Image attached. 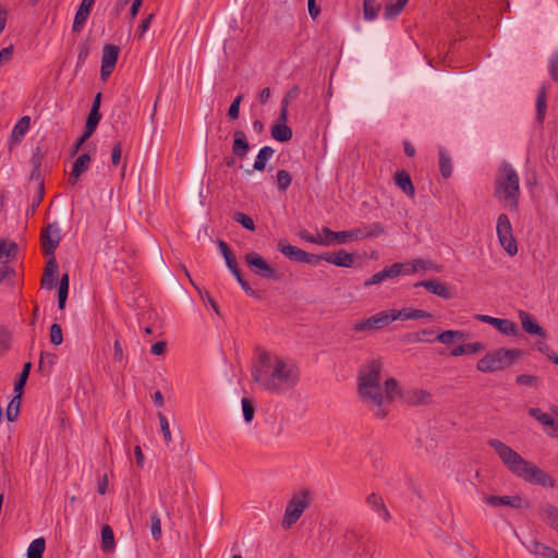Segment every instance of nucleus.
I'll return each mask as SVG.
<instances>
[{"instance_id": "nucleus-1", "label": "nucleus", "mask_w": 558, "mask_h": 558, "mask_svg": "<svg viewBox=\"0 0 558 558\" xmlns=\"http://www.w3.org/2000/svg\"><path fill=\"white\" fill-rule=\"evenodd\" d=\"M384 362L381 357H372L365 361L357 373V393L377 418H385L398 392V381L393 377L387 378L380 385Z\"/></svg>"}, {"instance_id": "nucleus-2", "label": "nucleus", "mask_w": 558, "mask_h": 558, "mask_svg": "<svg viewBox=\"0 0 558 558\" xmlns=\"http://www.w3.org/2000/svg\"><path fill=\"white\" fill-rule=\"evenodd\" d=\"M252 377L266 391L282 395L298 385L300 369L294 362L265 352L254 366Z\"/></svg>"}, {"instance_id": "nucleus-3", "label": "nucleus", "mask_w": 558, "mask_h": 558, "mask_svg": "<svg viewBox=\"0 0 558 558\" xmlns=\"http://www.w3.org/2000/svg\"><path fill=\"white\" fill-rule=\"evenodd\" d=\"M487 444L495 450L506 469L514 476L543 487L553 488L555 486V480L548 473L522 458L501 440L490 438L487 440Z\"/></svg>"}, {"instance_id": "nucleus-4", "label": "nucleus", "mask_w": 558, "mask_h": 558, "mask_svg": "<svg viewBox=\"0 0 558 558\" xmlns=\"http://www.w3.org/2000/svg\"><path fill=\"white\" fill-rule=\"evenodd\" d=\"M495 197L506 203L511 210H518L520 198V179L513 167L504 161L495 178Z\"/></svg>"}, {"instance_id": "nucleus-5", "label": "nucleus", "mask_w": 558, "mask_h": 558, "mask_svg": "<svg viewBox=\"0 0 558 558\" xmlns=\"http://www.w3.org/2000/svg\"><path fill=\"white\" fill-rule=\"evenodd\" d=\"M523 355L520 349H497L486 353L476 364L477 371L482 373H494L510 367L515 359Z\"/></svg>"}, {"instance_id": "nucleus-6", "label": "nucleus", "mask_w": 558, "mask_h": 558, "mask_svg": "<svg viewBox=\"0 0 558 558\" xmlns=\"http://www.w3.org/2000/svg\"><path fill=\"white\" fill-rule=\"evenodd\" d=\"M310 504L311 492L308 489H302L294 494L286 507L281 522L282 527L288 530L295 524L303 512L308 508Z\"/></svg>"}, {"instance_id": "nucleus-7", "label": "nucleus", "mask_w": 558, "mask_h": 558, "mask_svg": "<svg viewBox=\"0 0 558 558\" xmlns=\"http://www.w3.org/2000/svg\"><path fill=\"white\" fill-rule=\"evenodd\" d=\"M497 235L501 247L513 256L518 253V244L513 236L510 219L506 214H500L497 219Z\"/></svg>"}, {"instance_id": "nucleus-8", "label": "nucleus", "mask_w": 558, "mask_h": 558, "mask_svg": "<svg viewBox=\"0 0 558 558\" xmlns=\"http://www.w3.org/2000/svg\"><path fill=\"white\" fill-rule=\"evenodd\" d=\"M392 322L391 311L388 310L379 312L367 319L354 322L351 329L355 333H369L383 329Z\"/></svg>"}, {"instance_id": "nucleus-9", "label": "nucleus", "mask_w": 558, "mask_h": 558, "mask_svg": "<svg viewBox=\"0 0 558 558\" xmlns=\"http://www.w3.org/2000/svg\"><path fill=\"white\" fill-rule=\"evenodd\" d=\"M61 241V228L58 221L48 222L41 230L40 242L43 252L47 256L54 255Z\"/></svg>"}, {"instance_id": "nucleus-10", "label": "nucleus", "mask_w": 558, "mask_h": 558, "mask_svg": "<svg viewBox=\"0 0 558 558\" xmlns=\"http://www.w3.org/2000/svg\"><path fill=\"white\" fill-rule=\"evenodd\" d=\"M245 262L253 274L264 279H279V274L258 253L250 252L245 255Z\"/></svg>"}, {"instance_id": "nucleus-11", "label": "nucleus", "mask_w": 558, "mask_h": 558, "mask_svg": "<svg viewBox=\"0 0 558 558\" xmlns=\"http://www.w3.org/2000/svg\"><path fill=\"white\" fill-rule=\"evenodd\" d=\"M120 48L112 44H106L102 48L100 77L106 81L114 70L119 58Z\"/></svg>"}, {"instance_id": "nucleus-12", "label": "nucleus", "mask_w": 558, "mask_h": 558, "mask_svg": "<svg viewBox=\"0 0 558 558\" xmlns=\"http://www.w3.org/2000/svg\"><path fill=\"white\" fill-rule=\"evenodd\" d=\"M396 396H399L400 401L408 405H427L432 402L430 392L424 389L401 390L398 387Z\"/></svg>"}, {"instance_id": "nucleus-13", "label": "nucleus", "mask_w": 558, "mask_h": 558, "mask_svg": "<svg viewBox=\"0 0 558 558\" xmlns=\"http://www.w3.org/2000/svg\"><path fill=\"white\" fill-rule=\"evenodd\" d=\"M474 318L478 322L486 323V324L494 326L502 335L517 336V333H518V326L509 319L496 318V317H493L489 315H483V314H477L474 316Z\"/></svg>"}, {"instance_id": "nucleus-14", "label": "nucleus", "mask_w": 558, "mask_h": 558, "mask_svg": "<svg viewBox=\"0 0 558 558\" xmlns=\"http://www.w3.org/2000/svg\"><path fill=\"white\" fill-rule=\"evenodd\" d=\"M385 232V228L380 222H373L350 230V240H362L368 238H377Z\"/></svg>"}, {"instance_id": "nucleus-15", "label": "nucleus", "mask_w": 558, "mask_h": 558, "mask_svg": "<svg viewBox=\"0 0 558 558\" xmlns=\"http://www.w3.org/2000/svg\"><path fill=\"white\" fill-rule=\"evenodd\" d=\"M529 414L547 427L545 432L548 436L558 438V420L556 421L553 416L538 408H530Z\"/></svg>"}, {"instance_id": "nucleus-16", "label": "nucleus", "mask_w": 558, "mask_h": 558, "mask_svg": "<svg viewBox=\"0 0 558 558\" xmlns=\"http://www.w3.org/2000/svg\"><path fill=\"white\" fill-rule=\"evenodd\" d=\"M404 264L395 263L391 266H386L383 270L374 274L369 279L364 282L365 287L381 283L388 278H396L403 271Z\"/></svg>"}, {"instance_id": "nucleus-17", "label": "nucleus", "mask_w": 558, "mask_h": 558, "mask_svg": "<svg viewBox=\"0 0 558 558\" xmlns=\"http://www.w3.org/2000/svg\"><path fill=\"white\" fill-rule=\"evenodd\" d=\"M58 276H59V266H58L54 255H52L47 260V264L45 267V272L41 278V286L45 289L52 290L57 286Z\"/></svg>"}, {"instance_id": "nucleus-18", "label": "nucleus", "mask_w": 558, "mask_h": 558, "mask_svg": "<svg viewBox=\"0 0 558 558\" xmlns=\"http://www.w3.org/2000/svg\"><path fill=\"white\" fill-rule=\"evenodd\" d=\"M484 501L493 507L508 506L514 509H520L524 506L523 499L518 496H485Z\"/></svg>"}, {"instance_id": "nucleus-19", "label": "nucleus", "mask_w": 558, "mask_h": 558, "mask_svg": "<svg viewBox=\"0 0 558 558\" xmlns=\"http://www.w3.org/2000/svg\"><path fill=\"white\" fill-rule=\"evenodd\" d=\"M95 0H82L81 4L78 5V9L76 11V14L74 16L73 25H72V32L73 33H80L92 10V7L94 4Z\"/></svg>"}, {"instance_id": "nucleus-20", "label": "nucleus", "mask_w": 558, "mask_h": 558, "mask_svg": "<svg viewBox=\"0 0 558 558\" xmlns=\"http://www.w3.org/2000/svg\"><path fill=\"white\" fill-rule=\"evenodd\" d=\"M365 502L385 522L390 521L391 514H390L388 508L386 507L381 496H379L376 493H371L369 495H367Z\"/></svg>"}, {"instance_id": "nucleus-21", "label": "nucleus", "mask_w": 558, "mask_h": 558, "mask_svg": "<svg viewBox=\"0 0 558 558\" xmlns=\"http://www.w3.org/2000/svg\"><path fill=\"white\" fill-rule=\"evenodd\" d=\"M323 260L336 265L338 267L349 268L354 263V256L353 254L348 253L344 250H339L338 252L335 253H324Z\"/></svg>"}, {"instance_id": "nucleus-22", "label": "nucleus", "mask_w": 558, "mask_h": 558, "mask_svg": "<svg viewBox=\"0 0 558 558\" xmlns=\"http://www.w3.org/2000/svg\"><path fill=\"white\" fill-rule=\"evenodd\" d=\"M250 143L243 130L233 132L232 154L239 158H244L250 151Z\"/></svg>"}, {"instance_id": "nucleus-23", "label": "nucleus", "mask_w": 558, "mask_h": 558, "mask_svg": "<svg viewBox=\"0 0 558 558\" xmlns=\"http://www.w3.org/2000/svg\"><path fill=\"white\" fill-rule=\"evenodd\" d=\"M350 230L348 231H332L328 227H323L322 229V245H330V244H342L350 240Z\"/></svg>"}, {"instance_id": "nucleus-24", "label": "nucleus", "mask_w": 558, "mask_h": 558, "mask_svg": "<svg viewBox=\"0 0 558 558\" xmlns=\"http://www.w3.org/2000/svg\"><path fill=\"white\" fill-rule=\"evenodd\" d=\"M391 311V317L393 320L396 319H420V318H427L433 319V315L426 311L423 310H416L411 307H405L402 310H390Z\"/></svg>"}, {"instance_id": "nucleus-25", "label": "nucleus", "mask_w": 558, "mask_h": 558, "mask_svg": "<svg viewBox=\"0 0 558 558\" xmlns=\"http://www.w3.org/2000/svg\"><path fill=\"white\" fill-rule=\"evenodd\" d=\"M278 251L292 262L301 263L304 257L303 250L291 245L286 239H280L277 244Z\"/></svg>"}, {"instance_id": "nucleus-26", "label": "nucleus", "mask_w": 558, "mask_h": 558, "mask_svg": "<svg viewBox=\"0 0 558 558\" xmlns=\"http://www.w3.org/2000/svg\"><path fill=\"white\" fill-rule=\"evenodd\" d=\"M416 287H424L427 291H429L430 293L437 295V296H440L445 300H448L452 296L450 290L448 289V287L440 282L439 280L437 279H433V280H427V281H422L420 283H416L415 284Z\"/></svg>"}, {"instance_id": "nucleus-27", "label": "nucleus", "mask_w": 558, "mask_h": 558, "mask_svg": "<svg viewBox=\"0 0 558 558\" xmlns=\"http://www.w3.org/2000/svg\"><path fill=\"white\" fill-rule=\"evenodd\" d=\"M519 317L522 324V328L525 332L537 335L543 338L546 336L545 330L533 319L529 313L520 311Z\"/></svg>"}, {"instance_id": "nucleus-28", "label": "nucleus", "mask_w": 558, "mask_h": 558, "mask_svg": "<svg viewBox=\"0 0 558 558\" xmlns=\"http://www.w3.org/2000/svg\"><path fill=\"white\" fill-rule=\"evenodd\" d=\"M395 183L397 184V186L399 189H401V191L404 194H407L410 197H414L415 189H414V185L412 183V179H411L410 174L407 171H404V170L398 171L395 174Z\"/></svg>"}, {"instance_id": "nucleus-29", "label": "nucleus", "mask_w": 558, "mask_h": 558, "mask_svg": "<svg viewBox=\"0 0 558 558\" xmlns=\"http://www.w3.org/2000/svg\"><path fill=\"white\" fill-rule=\"evenodd\" d=\"M275 150L270 146L263 147L254 161L253 169L246 170V174H252L254 170L264 171L266 168V162L274 156Z\"/></svg>"}, {"instance_id": "nucleus-30", "label": "nucleus", "mask_w": 558, "mask_h": 558, "mask_svg": "<svg viewBox=\"0 0 558 558\" xmlns=\"http://www.w3.org/2000/svg\"><path fill=\"white\" fill-rule=\"evenodd\" d=\"M31 125V118L28 116L22 117L14 125L11 133V143H19L25 136Z\"/></svg>"}, {"instance_id": "nucleus-31", "label": "nucleus", "mask_w": 558, "mask_h": 558, "mask_svg": "<svg viewBox=\"0 0 558 558\" xmlns=\"http://www.w3.org/2000/svg\"><path fill=\"white\" fill-rule=\"evenodd\" d=\"M466 338V333L460 330H445L437 335L434 341H439L444 344H450L454 341L462 342Z\"/></svg>"}, {"instance_id": "nucleus-32", "label": "nucleus", "mask_w": 558, "mask_h": 558, "mask_svg": "<svg viewBox=\"0 0 558 558\" xmlns=\"http://www.w3.org/2000/svg\"><path fill=\"white\" fill-rule=\"evenodd\" d=\"M529 550L534 554L542 557L547 558H558V551L547 545H544L537 541H532L531 545L529 546Z\"/></svg>"}, {"instance_id": "nucleus-33", "label": "nucleus", "mask_w": 558, "mask_h": 558, "mask_svg": "<svg viewBox=\"0 0 558 558\" xmlns=\"http://www.w3.org/2000/svg\"><path fill=\"white\" fill-rule=\"evenodd\" d=\"M17 244L12 241L0 240V263L7 264L8 260H3V258H15L17 255Z\"/></svg>"}, {"instance_id": "nucleus-34", "label": "nucleus", "mask_w": 558, "mask_h": 558, "mask_svg": "<svg viewBox=\"0 0 558 558\" xmlns=\"http://www.w3.org/2000/svg\"><path fill=\"white\" fill-rule=\"evenodd\" d=\"M292 130L283 123H275L271 128V136L278 142H288L292 138Z\"/></svg>"}, {"instance_id": "nucleus-35", "label": "nucleus", "mask_w": 558, "mask_h": 558, "mask_svg": "<svg viewBox=\"0 0 558 558\" xmlns=\"http://www.w3.org/2000/svg\"><path fill=\"white\" fill-rule=\"evenodd\" d=\"M409 0H396L395 2L389 1L384 11V16L387 20L396 19L405 8Z\"/></svg>"}, {"instance_id": "nucleus-36", "label": "nucleus", "mask_w": 558, "mask_h": 558, "mask_svg": "<svg viewBox=\"0 0 558 558\" xmlns=\"http://www.w3.org/2000/svg\"><path fill=\"white\" fill-rule=\"evenodd\" d=\"M100 547L104 551H113L116 547L113 531L108 524L101 527Z\"/></svg>"}, {"instance_id": "nucleus-37", "label": "nucleus", "mask_w": 558, "mask_h": 558, "mask_svg": "<svg viewBox=\"0 0 558 558\" xmlns=\"http://www.w3.org/2000/svg\"><path fill=\"white\" fill-rule=\"evenodd\" d=\"M57 360V355L51 352H41L39 364H38V371L44 374L48 375L50 374L52 366L54 365Z\"/></svg>"}, {"instance_id": "nucleus-38", "label": "nucleus", "mask_w": 558, "mask_h": 558, "mask_svg": "<svg viewBox=\"0 0 558 558\" xmlns=\"http://www.w3.org/2000/svg\"><path fill=\"white\" fill-rule=\"evenodd\" d=\"M89 163H90V156L87 153L80 155L75 159V161L72 166L73 175L77 177V175H82L83 173H85L89 168Z\"/></svg>"}, {"instance_id": "nucleus-39", "label": "nucleus", "mask_w": 558, "mask_h": 558, "mask_svg": "<svg viewBox=\"0 0 558 558\" xmlns=\"http://www.w3.org/2000/svg\"><path fill=\"white\" fill-rule=\"evenodd\" d=\"M439 170L445 179L452 175V162L445 149H439Z\"/></svg>"}, {"instance_id": "nucleus-40", "label": "nucleus", "mask_w": 558, "mask_h": 558, "mask_svg": "<svg viewBox=\"0 0 558 558\" xmlns=\"http://www.w3.org/2000/svg\"><path fill=\"white\" fill-rule=\"evenodd\" d=\"M546 99H547V88L545 85H543L541 87V89L538 90L537 98H536V116H537V120L539 122H543L544 117H545V111H546V107H547Z\"/></svg>"}, {"instance_id": "nucleus-41", "label": "nucleus", "mask_w": 558, "mask_h": 558, "mask_svg": "<svg viewBox=\"0 0 558 558\" xmlns=\"http://www.w3.org/2000/svg\"><path fill=\"white\" fill-rule=\"evenodd\" d=\"M22 393H15L7 407L5 415L9 422H14L17 418L21 407Z\"/></svg>"}, {"instance_id": "nucleus-42", "label": "nucleus", "mask_w": 558, "mask_h": 558, "mask_svg": "<svg viewBox=\"0 0 558 558\" xmlns=\"http://www.w3.org/2000/svg\"><path fill=\"white\" fill-rule=\"evenodd\" d=\"M46 548V543L43 537L34 539L27 549V558H43Z\"/></svg>"}, {"instance_id": "nucleus-43", "label": "nucleus", "mask_w": 558, "mask_h": 558, "mask_svg": "<svg viewBox=\"0 0 558 558\" xmlns=\"http://www.w3.org/2000/svg\"><path fill=\"white\" fill-rule=\"evenodd\" d=\"M543 514L550 527L558 531V508L553 505H546L543 508Z\"/></svg>"}, {"instance_id": "nucleus-44", "label": "nucleus", "mask_w": 558, "mask_h": 558, "mask_svg": "<svg viewBox=\"0 0 558 558\" xmlns=\"http://www.w3.org/2000/svg\"><path fill=\"white\" fill-rule=\"evenodd\" d=\"M31 368H32V363L31 362H26L23 365V369L20 373L19 379L14 384V392L15 393H23V389H24V386H25V384L27 381V378L29 376Z\"/></svg>"}, {"instance_id": "nucleus-45", "label": "nucleus", "mask_w": 558, "mask_h": 558, "mask_svg": "<svg viewBox=\"0 0 558 558\" xmlns=\"http://www.w3.org/2000/svg\"><path fill=\"white\" fill-rule=\"evenodd\" d=\"M363 7H364V17L366 20L372 21V20L376 19V16L380 10V7L376 2V0H364Z\"/></svg>"}, {"instance_id": "nucleus-46", "label": "nucleus", "mask_w": 558, "mask_h": 558, "mask_svg": "<svg viewBox=\"0 0 558 558\" xmlns=\"http://www.w3.org/2000/svg\"><path fill=\"white\" fill-rule=\"evenodd\" d=\"M100 119H101L100 112H97V111L89 112L87 120H86L85 130H84L86 132V136H92V134L95 132Z\"/></svg>"}, {"instance_id": "nucleus-47", "label": "nucleus", "mask_w": 558, "mask_h": 558, "mask_svg": "<svg viewBox=\"0 0 558 558\" xmlns=\"http://www.w3.org/2000/svg\"><path fill=\"white\" fill-rule=\"evenodd\" d=\"M276 178L277 185L280 191H286L292 182L291 174L289 173V171L283 169L277 171Z\"/></svg>"}, {"instance_id": "nucleus-48", "label": "nucleus", "mask_w": 558, "mask_h": 558, "mask_svg": "<svg viewBox=\"0 0 558 558\" xmlns=\"http://www.w3.org/2000/svg\"><path fill=\"white\" fill-rule=\"evenodd\" d=\"M233 220L235 222L240 223L246 230H250V231L255 230V223H254L253 219L244 213L236 211L233 215Z\"/></svg>"}, {"instance_id": "nucleus-49", "label": "nucleus", "mask_w": 558, "mask_h": 558, "mask_svg": "<svg viewBox=\"0 0 558 558\" xmlns=\"http://www.w3.org/2000/svg\"><path fill=\"white\" fill-rule=\"evenodd\" d=\"M29 180L38 183V202H41L45 191L44 180L41 177V168H32Z\"/></svg>"}, {"instance_id": "nucleus-50", "label": "nucleus", "mask_w": 558, "mask_h": 558, "mask_svg": "<svg viewBox=\"0 0 558 558\" xmlns=\"http://www.w3.org/2000/svg\"><path fill=\"white\" fill-rule=\"evenodd\" d=\"M12 335L11 332L0 326V354H4L11 347Z\"/></svg>"}, {"instance_id": "nucleus-51", "label": "nucleus", "mask_w": 558, "mask_h": 558, "mask_svg": "<svg viewBox=\"0 0 558 558\" xmlns=\"http://www.w3.org/2000/svg\"><path fill=\"white\" fill-rule=\"evenodd\" d=\"M538 377L535 375L522 374L515 377V383L520 386L536 388L538 386Z\"/></svg>"}, {"instance_id": "nucleus-52", "label": "nucleus", "mask_w": 558, "mask_h": 558, "mask_svg": "<svg viewBox=\"0 0 558 558\" xmlns=\"http://www.w3.org/2000/svg\"><path fill=\"white\" fill-rule=\"evenodd\" d=\"M150 533L154 539L158 541L161 537V521L157 513L150 517Z\"/></svg>"}, {"instance_id": "nucleus-53", "label": "nucleus", "mask_w": 558, "mask_h": 558, "mask_svg": "<svg viewBox=\"0 0 558 558\" xmlns=\"http://www.w3.org/2000/svg\"><path fill=\"white\" fill-rule=\"evenodd\" d=\"M242 411H243V417L246 423L252 422L255 413V408L250 399L243 398L242 399Z\"/></svg>"}, {"instance_id": "nucleus-54", "label": "nucleus", "mask_w": 558, "mask_h": 558, "mask_svg": "<svg viewBox=\"0 0 558 558\" xmlns=\"http://www.w3.org/2000/svg\"><path fill=\"white\" fill-rule=\"evenodd\" d=\"M50 342L54 345H59L63 341L62 329L59 324L54 323L50 327Z\"/></svg>"}, {"instance_id": "nucleus-55", "label": "nucleus", "mask_w": 558, "mask_h": 558, "mask_svg": "<svg viewBox=\"0 0 558 558\" xmlns=\"http://www.w3.org/2000/svg\"><path fill=\"white\" fill-rule=\"evenodd\" d=\"M243 94H239L234 99L233 101L231 102L230 107H229V110H228V117L231 119V120H236L239 118V112H240V105L243 100Z\"/></svg>"}, {"instance_id": "nucleus-56", "label": "nucleus", "mask_w": 558, "mask_h": 558, "mask_svg": "<svg viewBox=\"0 0 558 558\" xmlns=\"http://www.w3.org/2000/svg\"><path fill=\"white\" fill-rule=\"evenodd\" d=\"M158 420H159V424H160V429H161V433L163 435V439L166 441V444H169L172 438H171V432H170V428H169V422L167 420V417L162 414V413H158Z\"/></svg>"}, {"instance_id": "nucleus-57", "label": "nucleus", "mask_w": 558, "mask_h": 558, "mask_svg": "<svg viewBox=\"0 0 558 558\" xmlns=\"http://www.w3.org/2000/svg\"><path fill=\"white\" fill-rule=\"evenodd\" d=\"M154 13H150L148 14L144 20H142L141 24L138 25L136 32H135V36L137 38H142L145 33L148 31L149 26H150V23L154 19Z\"/></svg>"}, {"instance_id": "nucleus-58", "label": "nucleus", "mask_w": 558, "mask_h": 558, "mask_svg": "<svg viewBox=\"0 0 558 558\" xmlns=\"http://www.w3.org/2000/svg\"><path fill=\"white\" fill-rule=\"evenodd\" d=\"M15 277V270L4 264L0 268V284L4 283L5 281L12 282L13 278Z\"/></svg>"}, {"instance_id": "nucleus-59", "label": "nucleus", "mask_w": 558, "mask_h": 558, "mask_svg": "<svg viewBox=\"0 0 558 558\" xmlns=\"http://www.w3.org/2000/svg\"><path fill=\"white\" fill-rule=\"evenodd\" d=\"M196 290L198 291V293H199V295H201L202 300H203L204 302H207V303L211 306V308L215 311V313H216L217 315H219V316H220L221 314H220L219 306H218L217 302L211 298V295L209 294V292H208V291H203V290H202L201 288H198V287H196Z\"/></svg>"}, {"instance_id": "nucleus-60", "label": "nucleus", "mask_w": 558, "mask_h": 558, "mask_svg": "<svg viewBox=\"0 0 558 558\" xmlns=\"http://www.w3.org/2000/svg\"><path fill=\"white\" fill-rule=\"evenodd\" d=\"M44 157H45V154H44L41 147L37 146L32 154V158H31L32 168H41V162L44 160Z\"/></svg>"}, {"instance_id": "nucleus-61", "label": "nucleus", "mask_w": 558, "mask_h": 558, "mask_svg": "<svg viewBox=\"0 0 558 558\" xmlns=\"http://www.w3.org/2000/svg\"><path fill=\"white\" fill-rule=\"evenodd\" d=\"M113 360L121 363L124 360V353L120 341V336L116 335L113 342Z\"/></svg>"}, {"instance_id": "nucleus-62", "label": "nucleus", "mask_w": 558, "mask_h": 558, "mask_svg": "<svg viewBox=\"0 0 558 558\" xmlns=\"http://www.w3.org/2000/svg\"><path fill=\"white\" fill-rule=\"evenodd\" d=\"M223 258L226 260V265L228 266L230 271L233 274V276H235L236 274L241 272L239 267H238L236 259H235V257H234L232 252L230 254H228V255H225Z\"/></svg>"}, {"instance_id": "nucleus-63", "label": "nucleus", "mask_w": 558, "mask_h": 558, "mask_svg": "<svg viewBox=\"0 0 558 558\" xmlns=\"http://www.w3.org/2000/svg\"><path fill=\"white\" fill-rule=\"evenodd\" d=\"M299 236L306 241V242H310V243H314V244H318V245H322L323 241H322V235L318 234V235H312L310 234L306 230H301L299 232Z\"/></svg>"}, {"instance_id": "nucleus-64", "label": "nucleus", "mask_w": 558, "mask_h": 558, "mask_svg": "<svg viewBox=\"0 0 558 558\" xmlns=\"http://www.w3.org/2000/svg\"><path fill=\"white\" fill-rule=\"evenodd\" d=\"M549 75L554 81L558 82V53L549 59Z\"/></svg>"}]
</instances>
